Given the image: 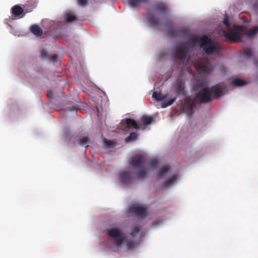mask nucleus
<instances>
[{
    "label": "nucleus",
    "instance_id": "nucleus-1",
    "mask_svg": "<svg viewBox=\"0 0 258 258\" xmlns=\"http://www.w3.org/2000/svg\"><path fill=\"white\" fill-rule=\"evenodd\" d=\"M191 40L200 45L208 55L218 53L222 49L219 43L215 42L207 36L202 37H195Z\"/></svg>",
    "mask_w": 258,
    "mask_h": 258
},
{
    "label": "nucleus",
    "instance_id": "nucleus-2",
    "mask_svg": "<svg viewBox=\"0 0 258 258\" xmlns=\"http://www.w3.org/2000/svg\"><path fill=\"white\" fill-rule=\"evenodd\" d=\"M146 160L144 157L137 154L132 158L131 165L135 168L139 169L137 175L139 179H143L146 176L147 170L145 167Z\"/></svg>",
    "mask_w": 258,
    "mask_h": 258
},
{
    "label": "nucleus",
    "instance_id": "nucleus-3",
    "mask_svg": "<svg viewBox=\"0 0 258 258\" xmlns=\"http://www.w3.org/2000/svg\"><path fill=\"white\" fill-rule=\"evenodd\" d=\"M243 27L241 26H235L233 28H230L228 31L224 32V36L226 40L231 42H240L241 32Z\"/></svg>",
    "mask_w": 258,
    "mask_h": 258
},
{
    "label": "nucleus",
    "instance_id": "nucleus-4",
    "mask_svg": "<svg viewBox=\"0 0 258 258\" xmlns=\"http://www.w3.org/2000/svg\"><path fill=\"white\" fill-rule=\"evenodd\" d=\"M194 65L200 73L209 74L212 71V65L208 58H203L198 60Z\"/></svg>",
    "mask_w": 258,
    "mask_h": 258
},
{
    "label": "nucleus",
    "instance_id": "nucleus-5",
    "mask_svg": "<svg viewBox=\"0 0 258 258\" xmlns=\"http://www.w3.org/2000/svg\"><path fill=\"white\" fill-rule=\"evenodd\" d=\"M107 231L109 237L113 239L116 246H119L123 242V233L116 228L108 229Z\"/></svg>",
    "mask_w": 258,
    "mask_h": 258
},
{
    "label": "nucleus",
    "instance_id": "nucleus-6",
    "mask_svg": "<svg viewBox=\"0 0 258 258\" xmlns=\"http://www.w3.org/2000/svg\"><path fill=\"white\" fill-rule=\"evenodd\" d=\"M128 211V212L133 213L140 218H144L147 215V209L144 206H140L137 204L130 205Z\"/></svg>",
    "mask_w": 258,
    "mask_h": 258
},
{
    "label": "nucleus",
    "instance_id": "nucleus-7",
    "mask_svg": "<svg viewBox=\"0 0 258 258\" xmlns=\"http://www.w3.org/2000/svg\"><path fill=\"white\" fill-rule=\"evenodd\" d=\"M196 98L201 103L210 102L213 99L211 93H210L209 89L208 88H203L198 92L196 95Z\"/></svg>",
    "mask_w": 258,
    "mask_h": 258
},
{
    "label": "nucleus",
    "instance_id": "nucleus-8",
    "mask_svg": "<svg viewBox=\"0 0 258 258\" xmlns=\"http://www.w3.org/2000/svg\"><path fill=\"white\" fill-rule=\"evenodd\" d=\"M188 50V47L182 44L180 48H176L174 51L175 56L181 61H184L186 57V53Z\"/></svg>",
    "mask_w": 258,
    "mask_h": 258
},
{
    "label": "nucleus",
    "instance_id": "nucleus-9",
    "mask_svg": "<svg viewBox=\"0 0 258 258\" xmlns=\"http://www.w3.org/2000/svg\"><path fill=\"white\" fill-rule=\"evenodd\" d=\"M119 178L121 182L126 184L132 183L134 180V174L131 172L127 171L121 173Z\"/></svg>",
    "mask_w": 258,
    "mask_h": 258
},
{
    "label": "nucleus",
    "instance_id": "nucleus-10",
    "mask_svg": "<svg viewBox=\"0 0 258 258\" xmlns=\"http://www.w3.org/2000/svg\"><path fill=\"white\" fill-rule=\"evenodd\" d=\"M174 88L177 95L185 96L186 91L185 89V84L182 80H178L174 85Z\"/></svg>",
    "mask_w": 258,
    "mask_h": 258
},
{
    "label": "nucleus",
    "instance_id": "nucleus-11",
    "mask_svg": "<svg viewBox=\"0 0 258 258\" xmlns=\"http://www.w3.org/2000/svg\"><path fill=\"white\" fill-rule=\"evenodd\" d=\"M213 99L219 98L223 95V88L220 85H217L209 89Z\"/></svg>",
    "mask_w": 258,
    "mask_h": 258
},
{
    "label": "nucleus",
    "instance_id": "nucleus-12",
    "mask_svg": "<svg viewBox=\"0 0 258 258\" xmlns=\"http://www.w3.org/2000/svg\"><path fill=\"white\" fill-rule=\"evenodd\" d=\"M125 121L126 126L128 128H133L139 130L140 129L142 126L141 124L137 123L135 120L131 118H127Z\"/></svg>",
    "mask_w": 258,
    "mask_h": 258
},
{
    "label": "nucleus",
    "instance_id": "nucleus-13",
    "mask_svg": "<svg viewBox=\"0 0 258 258\" xmlns=\"http://www.w3.org/2000/svg\"><path fill=\"white\" fill-rule=\"evenodd\" d=\"M154 10L157 12L166 13L168 8L165 4L162 2H158L155 4Z\"/></svg>",
    "mask_w": 258,
    "mask_h": 258
},
{
    "label": "nucleus",
    "instance_id": "nucleus-14",
    "mask_svg": "<svg viewBox=\"0 0 258 258\" xmlns=\"http://www.w3.org/2000/svg\"><path fill=\"white\" fill-rule=\"evenodd\" d=\"M30 31L36 36H40L43 33L42 29L38 24H33L31 26Z\"/></svg>",
    "mask_w": 258,
    "mask_h": 258
},
{
    "label": "nucleus",
    "instance_id": "nucleus-15",
    "mask_svg": "<svg viewBox=\"0 0 258 258\" xmlns=\"http://www.w3.org/2000/svg\"><path fill=\"white\" fill-rule=\"evenodd\" d=\"M87 106V104L84 102H80L79 104H77L76 105L72 106L70 107V111L73 112H77L78 111H81L84 110Z\"/></svg>",
    "mask_w": 258,
    "mask_h": 258
},
{
    "label": "nucleus",
    "instance_id": "nucleus-16",
    "mask_svg": "<svg viewBox=\"0 0 258 258\" xmlns=\"http://www.w3.org/2000/svg\"><path fill=\"white\" fill-rule=\"evenodd\" d=\"M63 17L64 20L68 23L72 22L77 20L76 15L71 12L66 13L64 14Z\"/></svg>",
    "mask_w": 258,
    "mask_h": 258
},
{
    "label": "nucleus",
    "instance_id": "nucleus-17",
    "mask_svg": "<svg viewBox=\"0 0 258 258\" xmlns=\"http://www.w3.org/2000/svg\"><path fill=\"white\" fill-rule=\"evenodd\" d=\"M23 12V9L19 5H15L12 8V13L15 17H19Z\"/></svg>",
    "mask_w": 258,
    "mask_h": 258
},
{
    "label": "nucleus",
    "instance_id": "nucleus-18",
    "mask_svg": "<svg viewBox=\"0 0 258 258\" xmlns=\"http://www.w3.org/2000/svg\"><path fill=\"white\" fill-rule=\"evenodd\" d=\"M147 20L148 22L153 26H157L160 24L159 20L153 15L149 14Z\"/></svg>",
    "mask_w": 258,
    "mask_h": 258
},
{
    "label": "nucleus",
    "instance_id": "nucleus-19",
    "mask_svg": "<svg viewBox=\"0 0 258 258\" xmlns=\"http://www.w3.org/2000/svg\"><path fill=\"white\" fill-rule=\"evenodd\" d=\"M170 169V167L168 165H165L159 169V172L157 175L158 178L163 177Z\"/></svg>",
    "mask_w": 258,
    "mask_h": 258
},
{
    "label": "nucleus",
    "instance_id": "nucleus-20",
    "mask_svg": "<svg viewBox=\"0 0 258 258\" xmlns=\"http://www.w3.org/2000/svg\"><path fill=\"white\" fill-rule=\"evenodd\" d=\"M128 1L131 7L135 8L141 4L147 3L148 0H128Z\"/></svg>",
    "mask_w": 258,
    "mask_h": 258
},
{
    "label": "nucleus",
    "instance_id": "nucleus-21",
    "mask_svg": "<svg viewBox=\"0 0 258 258\" xmlns=\"http://www.w3.org/2000/svg\"><path fill=\"white\" fill-rule=\"evenodd\" d=\"M177 175L174 174L170 177L168 179L166 180L164 183V186H169L173 184L177 179Z\"/></svg>",
    "mask_w": 258,
    "mask_h": 258
},
{
    "label": "nucleus",
    "instance_id": "nucleus-22",
    "mask_svg": "<svg viewBox=\"0 0 258 258\" xmlns=\"http://www.w3.org/2000/svg\"><path fill=\"white\" fill-rule=\"evenodd\" d=\"M258 32V27H253L248 30L246 34L248 37H252L255 35Z\"/></svg>",
    "mask_w": 258,
    "mask_h": 258
},
{
    "label": "nucleus",
    "instance_id": "nucleus-23",
    "mask_svg": "<svg viewBox=\"0 0 258 258\" xmlns=\"http://www.w3.org/2000/svg\"><path fill=\"white\" fill-rule=\"evenodd\" d=\"M142 120L144 125H148L152 122L153 118L152 116L144 115L142 117Z\"/></svg>",
    "mask_w": 258,
    "mask_h": 258
},
{
    "label": "nucleus",
    "instance_id": "nucleus-24",
    "mask_svg": "<svg viewBox=\"0 0 258 258\" xmlns=\"http://www.w3.org/2000/svg\"><path fill=\"white\" fill-rule=\"evenodd\" d=\"M141 230V227L140 226H136L134 227L131 231V235L132 237H134L137 236L138 234Z\"/></svg>",
    "mask_w": 258,
    "mask_h": 258
},
{
    "label": "nucleus",
    "instance_id": "nucleus-25",
    "mask_svg": "<svg viewBox=\"0 0 258 258\" xmlns=\"http://www.w3.org/2000/svg\"><path fill=\"white\" fill-rule=\"evenodd\" d=\"M153 97H154L157 101H161L163 100L165 98L166 96L163 95L160 93H158L157 92H154L153 94Z\"/></svg>",
    "mask_w": 258,
    "mask_h": 258
},
{
    "label": "nucleus",
    "instance_id": "nucleus-26",
    "mask_svg": "<svg viewBox=\"0 0 258 258\" xmlns=\"http://www.w3.org/2000/svg\"><path fill=\"white\" fill-rule=\"evenodd\" d=\"M232 84L235 86H242L245 84V82L239 79H235L232 81Z\"/></svg>",
    "mask_w": 258,
    "mask_h": 258
},
{
    "label": "nucleus",
    "instance_id": "nucleus-27",
    "mask_svg": "<svg viewBox=\"0 0 258 258\" xmlns=\"http://www.w3.org/2000/svg\"><path fill=\"white\" fill-rule=\"evenodd\" d=\"M89 142V139L88 137H84L79 141V144L81 146H86Z\"/></svg>",
    "mask_w": 258,
    "mask_h": 258
},
{
    "label": "nucleus",
    "instance_id": "nucleus-28",
    "mask_svg": "<svg viewBox=\"0 0 258 258\" xmlns=\"http://www.w3.org/2000/svg\"><path fill=\"white\" fill-rule=\"evenodd\" d=\"M176 99V98H175V97L171 98L167 102H165L162 103V107L163 108H165L168 106L172 105L175 101Z\"/></svg>",
    "mask_w": 258,
    "mask_h": 258
},
{
    "label": "nucleus",
    "instance_id": "nucleus-29",
    "mask_svg": "<svg viewBox=\"0 0 258 258\" xmlns=\"http://www.w3.org/2000/svg\"><path fill=\"white\" fill-rule=\"evenodd\" d=\"M243 54L247 58H249L252 56L253 55L252 50L250 48L245 49L243 51Z\"/></svg>",
    "mask_w": 258,
    "mask_h": 258
},
{
    "label": "nucleus",
    "instance_id": "nucleus-30",
    "mask_svg": "<svg viewBox=\"0 0 258 258\" xmlns=\"http://www.w3.org/2000/svg\"><path fill=\"white\" fill-rule=\"evenodd\" d=\"M182 32V31H177L175 30H170L168 31V33L169 35L171 36H178L180 35L181 33Z\"/></svg>",
    "mask_w": 258,
    "mask_h": 258
},
{
    "label": "nucleus",
    "instance_id": "nucleus-31",
    "mask_svg": "<svg viewBox=\"0 0 258 258\" xmlns=\"http://www.w3.org/2000/svg\"><path fill=\"white\" fill-rule=\"evenodd\" d=\"M41 57L43 59H48L49 58V54L45 49H43L41 51Z\"/></svg>",
    "mask_w": 258,
    "mask_h": 258
},
{
    "label": "nucleus",
    "instance_id": "nucleus-32",
    "mask_svg": "<svg viewBox=\"0 0 258 258\" xmlns=\"http://www.w3.org/2000/svg\"><path fill=\"white\" fill-rule=\"evenodd\" d=\"M137 137V135L135 133H131L129 136L126 138L127 141H132L135 140Z\"/></svg>",
    "mask_w": 258,
    "mask_h": 258
},
{
    "label": "nucleus",
    "instance_id": "nucleus-33",
    "mask_svg": "<svg viewBox=\"0 0 258 258\" xmlns=\"http://www.w3.org/2000/svg\"><path fill=\"white\" fill-rule=\"evenodd\" d=\"M158 165V161L156 159H152L149 163V166L151 168L155 167Z\"/></svg>",
    "mask_w": 258,
    "mask_h": 258
},
{
    "label": "nucleus",
    "instance_id": "nucleus-34",
    "mask_svg": "<svg viewBox=\"0 0 258 258\" xmlns=\"http://www.w3.org/2000/svg\"><path fill=\"white\" fill-rule=\"evenodd\" d=\"M88 0H77L78 4L82 7H85L87 5Z\"/></svg>",
    "mask_w": 258,
    "mask_h": 258
},
{
    "label": "nucleus",
    "instance_id": "nucleus-35",
    "mask_svg": "<svg viewBox=\"0 0 258 258\" xmlns=\"http://www.w3.org/2000/svg\"><path fill=\"white\" fill-rule=\"evenodd\" d=\"M126 244L128 248H132L135 247L134 243L130 241H126Z\"/></svg>",
    "mask_w": 258,
    "mask_h": 258
},
{
    "label": "nucleus",
    "instance_id": "nucleus-36",
    "mask_svg": "<svg viewBox=\"0 0 258 258\" xmlns=\"http://www.w3.org/2000/svg\"><path fill=\"white\" fill-rule=\"evenodd\" d=\"M223 24L226 25L228 28L230 27V23L228 20V18L227 16L225 17V18L223 20Z\"/></svg>",
    "mask_w": 258,
    "mask_h": 258
},
{
    "label": "nucleus",
    "instance_id": "nucleus-37",
    "mask_svg": "<svg viewBox=\"0 0 258 258\" xmlns=\"http://www.w3.org/2000/svg\"><path fill=\"white\" fill-rule=\"evenodd\" d=\"M57 58V55L56 54H51L50 55H49V58L48 59L51 60L52 61L54 62L56 60Z\"/></svg>",
    "mask_w": 258,
    "mask_h": 258
},
{
    "label": "nucleus",
    "instance_id": "nucleus-38",
    "mask_svg": "<svg viewBox=\"0 0 258 258\" xmlns=\"http://www.w3.org/2000/svg\"><path fill=\"white\" fill-rule=\"evenodd\" d=\"M105 144L107 147H111L113 145V143L112 141L105 140Z\"/></svg>",
    "mask_w": 258,
    "mask_h": 258
},
{
    "label": "nucleus",
    "instance_id": "nucleus-39",
    "mask_svg": "<svg viewBox=\"0 0 258 258\" xmlns=\"http://www.w3.org/2000/svg\"><path fill=\"white\" fill-rule=\"evenodd\" d=\"M177 114V115H180V114H172V113H171L170 115V117L171 118H172V117L174 116L175 115Z\"/></svg>",
    "mask_w": 258,
    "mask_h": 258
},
{
    "label": "nucleus",
    "instance_id": "nucleus-40",
    "mask_svg": "<svg viewBox=\"0 0 258 258\" xmlns=\"http://www.w3.org/2000/svg\"><path fill=\"white\" fill-rule=\"evenodd\" d=\"M47 96H48L49 97H51V94H49V93H48V94H47Z\"/></svg>",
    "mask_w": 258,
    "mask_h": 258
},
{
    "label": "nucleus",
    "instance_id": "nucleus-41",
    "mask_svg": "<svg viewBox=\"0 0 258 258\" xmlns=\"http://www.w3.org/2000/svg\"><path fill=\"white\" fill-rule=\"evenodd\" d=\"M192 114H190V113L187 114V115H188V117H190L191 116V115H192Z\"/></svg>",
    "mask_w": 258,
    "mask_h": 258
},
{
    "label": "nucleus",
    "instance_id": "nucleus-42",
    "mask_svg": "<svg viewBox=\"0 0 258 258\" xmlns=\"http://www.w3.org/2000/svg\"><path fill=\"white\" fill-rule=\"evenodd\" d=\"M97 111L98 112V113H99V111H100L98 108H97Z\"/></svg>",
    "mask_w": 258,
    "mask_h": 258
}]
</instances>
